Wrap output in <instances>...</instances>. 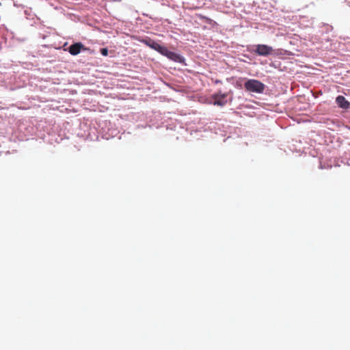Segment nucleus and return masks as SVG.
Returning <instances> with one entry per match:
<instances>
[{
  "label": "nucleus",
  "instance_id": "f03ea898",
  "mask_svg": "<svg viewBox=\"0 0 350 350\" xmlns=\"http://www.w3.org/2000/svg\"><path fill=\"white\" fill-rule=\"evenodd\" d=\"M254 47L252 52L260 56H268L273 54L274 51L271 46L266 44H257Z\"/></svg>",
  "mask_w": 350,
  "mask_h": 350
},
{
  "label": "nucleus",
  "instance_id": "20e7f679",
  "mask_svg": "<svg viewBox=\"0 0 350 350\" xmlns=\"http://www.w3.org/2000/svg\"><path fill=\"white\" fill-rule=\"evenodd\" d=\"M226 94H215L212 96L214 102L213 104L217 106H224L226 105V101L224 100L226 97Z\"/></svg>",
  "mask_w": 350,
  "mask_h": 350
},
{
  "label": "nucleus",
  "instance_id": "7ed1b4c3",
  "mask_svg": "<svg viewBox=\"0 0 350 350\" xmlns=\"http://www.w3.org/2000/svg\"><path fill=\"white\" fill-rule=\"evenodd\" d=\"M82 49H85L84 45L81 42H76L69 46L68 51L72 55H77Z\"/></svg>",
  "mask_w": 350,
  "mask_h": 350
},
{
  "label": "nucleus",
  "instance_id": "0eeeda50",
  "mask_svg": "<svg viewBox=\"0 0 350 350\" xmlns=\"http://www.w3.org/2000/svg\"><path fill=\"white\" fill-rule=\"evenodd\" d=\"M145 43L148 46H150L151 49H154L155 51H157L158 50V47L160 46V44L159 43L154 42V40H146Z\"/></svg>",
  "mask_w": 350,
  "mask_h": 350
},
{
  "label": "nucleus",
  "instance_id": "6e6552de",
  "mask_svg": "<svg viewBox=\"0 0 350 350\" xmlns=\"http://www.w3.org/2000/svg\"><path fill=\"white\" fill-rule=\"evenodd\" d=\"M157 51L160 53L161 55L166 56L167 55L169 50L167 47L160 45V46L158 47V50Z\"/></svg>",
  "mask_w": 350,
  "mask_h": 350
},
{
  "label": "nucleus",
  "instance_id": "1a4fd4ad",
  "mask_svg": "<svg viewBox=\"0 0 350 350\" xmlns=\"http://www.w3.org/2000/svg\"><path fill=\"white\" fill-rule=\"evenodd\" d=\"M100 53L103 56H107L108 55V49L107 48H103L100 49Z\"/></svg>",
  "mask_w": 350,
  "mask_h": 350
},
{
  "label": "nucleus",
  "instance_id": "f257e3e1",
  "mask_svg": "<svg viewBox=\"0 0 350 350\" xmlns=\"http://www.w3.org/2000/svg\"><path fill=\"white\" fill-rule=\"evenodd\" d=\"M245 88L252 92L262 93L265 90V85L260 81L249 79L244 84Z\"/></svg>",
  "mask_w": 350,
  "mask_h": 350
},
{
  "label": "nucleus",
  "instance_id": "423d86ee",
  "mask_svg": "<svg viewBox=\"0 0 350 350\" xmlns=\"http://www.w3.org/2000/svg\"><path fill=\"white\" fill-rule=\"evenodd\" d=\"M166 57L167 58H169L170 59H172L175 62H178L180 59V57L179 55L176 54L174 52L170 51H168L167 55H166Z\"/></svg>",
  "mask_w": 350,
  "mask_h": 350
},
{
  "label": "nucleus",
  "instance_id": "39448f33",
  "mask_svg": "<svg viewBox=\"0 0 350 350\" xmlns=\"http://www.w3.org/2000/svg\"><path fill=\"white\" fill-rule=\"evenodd\" d=\"M336 102L337 105L342 109H347L350 105L349 103L343 96H338L336 99Z\"/></svg>",
  "mask_w": 350,
  "mask_h": 350
}]
</instances>
